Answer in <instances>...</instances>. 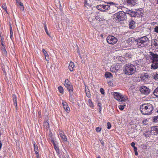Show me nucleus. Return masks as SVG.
<instances>
[{
  "label": "nucleus",
  "mask_w": 158,
  "mask_h": 158,
  "mask_svg": "<svg viewBox=\"0 0 158 158\" xmlns=\"http://www.w3.org/2000/svg\"><path fill=\"white\" fill-rule=\"evenodd\" d=\"M153 94L156 97H158V87L155 89Z\"/></svg>",
  "instance_id": "nucleus-23"
},
{
  "label": "nucleus",
  "mask_w": 158,
  "mask_h": 158,
  "mask_svg": "<svg viewBox=\"0 0 158 158\" xmlns=\"http://www.w3.org/2000/svg\"><path fill=\"white\" fill-rule=\"evenodd\" d=\"M126 12L127 14L130 15L132 17H135L136 15L135 12L132 11L131 10H127Z\"/></svg>",
  "instance_id": "nucleus-13"
},
{
  "label": "nucleus",
  "mask_w": 158,
  "mask_h": 158,
  "mask_svg": "<svg viewBox=\"0 0 158 158\" xmlns=\"http://www.w3.org/2000/svg\"><path fill=\"white\" fill-rule=\"evenodd\" d=\"M98 106H99V108H102V104L101 103L99 102L98 103Z\"/></svg>",
  "instance_id": "nucleus-46"
},
{
  "label": "nucleus",
  "mask_w": 158,
  "mask_h": 158,
  "mask_svg": "<svg viewBox=\"0 0 158 158\" xmlns=\"http://www.w3.org/2000/svg\"><path fill=\"white\" fill-rule=\"evenodd\" d=\"M10 37L12 39V37L13 36V32L12 31V29L11 27L10 29Z\"/></svg>",
  "instance_id": "nucleus-35"
},
{
  "label": "nucleus",
  "mask_w": 158,
  "mask_h": 158,
  "mask_svg": "<svg viewBox=\"0 0 158 158\" xmlns=\"http://www.w3.org/2000/svg\"><path fill=\"white\" fill-rule=\"evenodd\" d=\"M75 66L74 63L71 62L70 63L69 65V68L71 71H73L74 70V68Z\"/></svg>",
  "instance_id": "nucleus-15"
},
{
  "label": "nucleus",
  "mask_w": 158,
  "mask_h": 158,
  "mask_svg": "<svg viewBox=\"0 0 158 158\" xmlns=\"http://www.w3.org/2000/svg\"><path fill=\"white\" fill-rule=\"evenodd\" d=\"M54 147L56 152L58 153H59V149L58 147L56 145L54 146Z\"/></svg>",
  "instance_id": "nucleus-31"
},
{
  "label": "nucleus",
  "mask_w": 158,
  "mask_h": 158,
  "mask_svg": "<svg viewBox=\"0 0 158 158\" xmlns=\"http://www.w3.org/2000/svg\"><path fill=\"white\" fill-rule=\"evenodd\" d=\"M106 41L110 44H114L117 42L118 39L113 36L109 35L107 37Z\"/></svg>",
  "instance_id": "nucleus-8"
},
{
  "label": "nucleus",
  "mask_w": 158,
  "mask_h": 158,
  "mask_svg": "<svg viewBox=\"0 0 158 158\" xmlns=\"http://www.w3.org/2000/svg\"><path fill=\"white\" fill-rule=\"evenodd\" d=\"M95 13H92L89 17L88 19L90 22H91L95 18Z\"/></svg>",
  "instance_id": "nucleus-11"
},
{
  "label": "nucleus",
  "mask_w": 158,
  "mask_h": 158,
  "mask_svg": "<svg viewBox=\"0 0 158 158\" xmlns=\"http://www.w3.org/2000/svg\"><path fill=\"white\" fill-rule=\"evenodd\" d=\"M135 66L131 64H128L125 65L123 71L125 74L131 75L135 72Z\"/></svg>",
  "instance_id": "nucleus-4"
},
{
  "label": "nucleus",
  "mask_w": 158,
  "mask_h": 158,
  "mask_svg": "<svg viewBox=\"0 0 158 158\" xmlns=\"http://www.w3.org/2000/svg\"><path fill=\"white\" fill-rule=\"evenodd\" d=\"M86 93L87 97H88L89 98L90 97V94L89 93H88V92H86Z\"/></svg>",
  "instance_id": "nucleus-53"
},
{
  "label": "nucleus",
  "mask_w": 158,
  "mask_h": 158,
  "mask_svg": "<svg viewBox=\"0 0 158 158\" xmlns=\"http://www.w3.org/2000/svg\"><path fill=\"white\" fill-rule=\"evenodd\" d=\"M62 104H63V106H65V105H67V103L66 102H64V101H63Z\"/></svg>",
  "instance_id": "nucleus-48"
},
{
  "label": "nucleus",
  "mask_w": 158,
  "mask_h": 158,
  "mask_svg": "<svg viewBox=\"0 0 158 158\" xmlns=\"http://www.w3.org/2000/svg\"><path fill=\"white\" fill-rule=\"evenodd\" d=\"M81 62H82V63H84V62H85L84 60H82V61H81Z\"/></svg>",
  "instance_id": "nucleus-61"
},
{
  "label": "nucleus",
  "mask_w": 158,
  "mask_h": 158,
  "mask_svg": "<svg viewBox=\"0 0 158 158\" xmlns=\"http://www.w3.org/2000/svg\"><path fill=\"white\" fill-rule=\"evenodd\" d=\"M110 70L111 71V72H115V71L114 70V67H113V68H111L110 69Z\"/></svg>",
  "instance_id": "nucleus-51"
},
{
  "label": "nucleus",
  "mask_w": 158,
  "mask_h": 158,
  "mask_svg": "<svg viewBox=\"0 0 158 158\" xmlns=\"http://www.w3.org/2000/svg\"><path fill=\"white\" fill-rule=\"evenodd\" d=\"M52 142L54 146L56 145V143H55V142L54 140H52Z\"/></svg>",
  "instance_id": "nucleus-55"
},
{
  "label": "nucleus",
  "mask_w": 158,
  "mask_h": 158,
  "mask_svg": "<svg viewBox=\"0 0 158 158\" xmlns=\"http://www.w3.org/2000/svg\"><path fill=\"white\" fill-rule=\"evenodd\" d=\"M140 92L145 94H148L150 92V89L144 86H143L140 88Z\"/></svg>",
  "instance_id": "nucleus-9"
},
{
  "label": "nucleus",
  "mask_w": 158,
  "mask_h": 158,
  "mask_svg": "<svg viewBox=\"0 0 158 158\" xmlns=\"http://www.w3.org/2000/svg\"><path fill=\"white\" fill-rule=\"evenodd\" d=\"M150 59L152 60V69H156L158 68V55L152 52H149Z\"/></svg>",
  "instance_id": "nucleus-2"
},
{
  "label": "nucleus",
  "mask_w": 158,
  "mask_h": 158,
  "mask_svg": "<svg viewBox=\"0 0 158 158\" xmlns=\"http://www.w3.org/2000/svg\"><path fill=\"white\" fill-rule=\"evenodd\" d=\"M157 3L158 4V0H157Z\"/></svg>",
  "instance_id": "nucleus-64"
},
{
  "label": "nucleus",
  "mask_w": 158,
  "mask_h": 158,
  "mask_svg": "<svg viewBox=\"0 0 158 158\" xmlns=\"http://www.w3.org/2000/svg\"><path fill=\"white\" fill-rule=\"evenodd\" d=\"M69 80L68 79H65V81L64 82V85L66 84H69Z\"/></svg>",
  "instance_id": "nucleus-41"
},
{
  "label": "nucleus",
  "mask_w": 158,
  "mask_h": 158,
  "mask_svg": "<svg viewBox=\"0 0 158 158\" xmlns=\"http://www.w3.org/2000/svg\"><path fill=\"white\" fill-rule=\"evenodd\" d=\"M67 89H69V91H73V88L72 85H69V87H67Z\"/></svg>",
  "instance_id": "nucleus-29"
},
{
  "label": "nucleus",
  "mask_w": 158,
  "mask_h": 158,
  "mask_svg": "<svg viewBox=\"0 0 158 158\" xmlns=\"http://www.w3.org/2000/svg\"><path fill=\"white\" fill-rule=\"evenodd\" d=\"M13 102L15 103V106L16 108H17V100H16L17 99H16V96L15 95H13Z\"/></svg>",
  "instance_id": "nucleus-18"
},
{
  "label": "nucleus",
  "mask_w": 158,
  "mask_h": 158,
  "mask_svg": "<svg viewBox=\"0 0 158 158\" xmlns=\"http://www.w3.org/2000/svg\"><path fill=\"white\" fill-rule=\"evenodd\" d=\"M1 40L2 42V41H3L4 40V39L2 38L1 36Z\"/></svg>",
  "instance_id": "nucleus-60"
},
{
  "label": "nucleus",
  "mask_w": 158,
  "mask_h": 158,
  "mask_svg": "<svg viewBox=\"0 0 158 158\" xmlns=\"http://www.w3.org/2000/svg\"><path fill=\"white\" fill-rule=\"evenodd\" d=\"M114 95L115 99L119 102H125L128 99L127 97H124L123 95L118 93L114 92Z\"/></svg>",
  "instance_id": "nucleus-7"
},
{
  "label": "nucleus",
  "mask_w": 158,
  "mask_h": 158,
  "mask_svg": "<svg viewBox=\"0 0 158 158\" xmlns=\"http://www.w3.org/2000/svg\"><path fill=\"white\" fill-rule=\"evenodd\" d=\"M135 143L134 142H133L131 143V145L132 147H133L134 148V150L136 151V150H137V148L135 146Z\"/></svg>",
  "instance_id": "nucleus-32"
},
{
  "label": "nucleus",
  "mask_w": 158,
  "mask_h": 158,
  "mask_svg": "<svg viewBox=\"0 0 158 158\" xmlns=\"http://www.w3.org/2000/svg\"><path fill=\"white\" fill-rule=\"evenodd\" d=\"M58 89L59 92L60 93H62L63 92V88L61 86H59L58 87Z\"/></svg>",
  "instance_id": "nucleus-38"
},
{
  "label": "nucleus",
  "mask_w": 158,
  "mask_h": 158,
  "mask_svg": "<svg viewBox=\"0 0 158 158\" xmlns=\"http://www.w3.org/2000/svg\"><path fill=\"white\" fill-rule=\"evenodd\" d=\"M64 109L66 111H68L70 110L69 108L67 105L63 106Z\"/></svg>",
  "instance_id": "nucleus-30"
},
{
  "label": "nucleus",
  "mask_w": 158,
  "mask_h": 158,
  "mask_svg": "<svg viewBox=\"0 0 158 158\" xmlns=\"http://www.w3.org/2000/svg\"><path fill=\"white\" fill-rule=\"evenodd\" d=\"M135 152V154L136 155H138V153L137 152V150L136 151H134Z\"/></svg>",
  "instance_id": "nucleus-57"
},
{
  "label": "nucleus",
  "mask_w": 158,
  "mask_h": 158,
  "mask_svg": "<svg viewBox=\"0 0 158 158\" xmlns=\"http://www.w3.org/2000/svg\"><path fill=\"white\" fill-rule=\"evenodd\" d=\"M107 128L108 129H110L111 127V125L110 123L109 122H108L107 123Z\"/></svg>",
  "instance_id": "nucleus-40"
},
{
  "label": "nucleus",
  "mask_w": 158,
  "mask_h": 158,
  "mask_svg": "<svg viewBox=\"0 0 158 158\" xmlns=\"http://www.w3.org/2000/svg\"><path fill=\"white\" fill-rule=\"evenodd\" d=\"M126 106V105L124 104V105H119V106H118V107L119 108V109L122 110H123L124 108V107Z\"/></svg>",
  "instance_id": "nucleus-33"
},
{
  "label": "nucleus",
  "mask_w": 158,
  "mask_h": 158,
  "mask_svg": "<svg viewBox=\"0 0 158 158\" xmlns=\"http://www.w3.org/2000/svg\"><path fill=\"white\" fill-rule=\"evenodd\" d=\"M125 57L127 58H130L132 57V55L130 53H127L125 54Z\"/></svg>",
  "instance_id": "nucleus-26"
},
{
  "label": "nucleus",
  "mask_w": 158,
  "mask_h": 158,
  "mask_svg": "<svg viewBox=\"0 0 158 158\" xmlns=\"http://www.w3.org/2000/svg\"><path fill=\"white\" fill-rule=\"evenodd\" d=\"M102 129L101 127H98L96 128V131L97 132H99Z\"/></svg>",
  "instance_id": "nucleus-37"
},
{
  "label": "nucleus",
  "mask_w": 158,
  "mask_h": 158,
  "mask_svg": "<svg viewBox=\"0 0 158 158\" xmlns=\"http://www.w3.org/2000/svg\"><path fill=\"white\" fill-rule=\"evenodd\" d=\"M115 17L118 21L124 20L127 19V16L125 12L124 11H119L115 14Z\"/></svg>",
  "instance_id": "nucleus-6"
},
{
  "label": "nucleus",
  "mask_w": 158,
  "mask_h": 158,
  "mask_svg": "<svg viewBox=\"0 0 158 158\" xmlns=\"http://www.w3.org/2000/svg\"><path fill=\"white\" fill-rule=\"evenodd\" d=\"M16 4L17 5H19L20 10L22 11L24 10V6L23 4L21 2L20 0H16Z\"/></svg>",
  "instance_id": "nucleus-10"
},
{
  "label": "nucleus",
  "mask_w": 158,
  "mask_h": 158,
  "mask_svg": "<svg viewBox=\"0 0 158 158\" xmlns=\"http://www.w3.org/2000/svg\"><path fill=\"white\" fill-rule=\"evenodd\" d=\"M153 77L155 79H158V74L157 73H155L153 74Z\"/></svg>",
  "instance_id": "nucleus-34"
},
{
  "label": "nucleus",
  "mask_w": 158,
  "mask_h": 158,
  "mask_svg": "<svg viewBox=\"0 0 158 158\" xmlns=\"http://www.w3.org/2000/svg\"><path fill=\"white\" fill-rule=\"evenodd\" d=\"M61 139L63 140L64 142H66L67 141V138L64 134H61L60 135Z\"/></svg>",
  "instance_id": "nucleus-19"
},
{
  "label": "nucleus",
  "mask_w": 158,
  "mask_h": 158,
  "mask_svg": "<svg viewBox=\"0 0 158 158\" xmlns=\"http://www.w3.org/2000/svg\"><path fill=\"white\" fill-rule=\"evenodd\" d=\"M129 27L130 29H133L135 27V23L132 20H131L129 23Z\"/></svg>",
  "instance_id": "nucleus-12"
},
{
  "label": "nucleus",
  "mask_w": 158,
  "mask_h": 158,
  "mask_svg": "<svg viewBox=\"0 0 158 158\" xmlns=\"http://www.w3.org/2000/svg\"><path fill=\"white\" fill-rule=\"evenodd\" d=\"M59 133L60 135H61V134H62L64 133L62 130H60L59 131Z\"/></svg>",
  "instance_id": "nucleus-49"
},
{
  "label": "nucleus",
  "mask_w": 158,
  "mask_h": 158,
  "mask_svg": "<svg viewBox=\"0 0 158 158\" xmlns=\"http://www.w3.org/2000/svg\"><path fill=\"white\" fill-rule=\"evenodd\" d=\"M1 49L3 51V54L5 55H6L7 54V52L5 49V46H2L1 47Z\"/></svg>",
  "instance_id": "nucleus-24"
},
{
  "label": "nucleus",
  "mask_w": 158,
  "mask_h": 158,
  "mask_svg": "<svg viewBox=\"0 0 158 158\" xmlns=\"http://www.w3.org/2000/svg\"><path fill=\"white\" fill-rule=\"evenodd\" d=\"M155 31L158 33V26H156L154 28Z\"/></svg>",
  "instance_id": "nucleus-45"
},
{
  "label": "nucleus",
  "mask_w": 158,
  "mask_h": 158,
  "mask_svg": "<svg viewBox=\"0 0 158 158\" xmlns=\"http://www.w3.org/2000/svg\"><path fill=\"white\" fill-rule=\"evenodd\" d=\"M1 44H2V46H4V43L3 41H2V42Z\"/></svg>",
  "instance_id": "nucleus-58"
},
{
  "label": "nucleus",
  "mask_w": 158,
  "mask_h": 158,
  "mask_svg": "<svg viewBox=\"0 0 158 158\" xmlns=\"http://www.w3.org/2000/svg\"><path fill=\"white\" fill-rule=\"evenodd\" d=\"M152 44L154 45L156 48H158V41L156 39H154L152 40Z\"/></svg>",
  "instance_id": "nucleus-14"
},
{
  "label": "nucleus",
  "mask_w": 158,
  "mask_h": 158,
  "mask_svg": "<svg viewBox=\"0 0 158 158\" xmlns=\"http://www.w3.org/2000/svg\"><path fill=\"white\" fill-rule=\"evenodd\" d=\"M44 56L45 57V59L47 61H49V58L48 56V54L47 55H46Z\"/></svg>",
  "instance_id": "nucleus-39"
},
{
  "label": "nucleus",
  "mask_w": 158,
  "mask_h": 158,
  "mask_svg": "<svg viewBox=\"0 0 158 158\" xmlns=\"http://www.w3.org/2000/svg\"><path fill=\"white\" fill-rule=\"evenodd\" d=\"M33 145L34 147V150L35 152H38V147L37 145H36V143L35 142H33Z\"/></svg>",
  "instance_id": "nucleus-21"
},
{
  "label": "nucleus",
  "mask_w": 158,
  "mask_h": 158,
  "mask_svg": "<svg viewBox=\"0 0 158 158\" xmlns=\"http://www.w3.org/2000/svg\"><path fill=\"white\" fill-rule=\"evenodd\" d=\"M97 158H101L99 156H98V157Z\"/></svg>",
  "instance_id": "nucleus-63"
},
{
  "label": "nucleus",
  "mask_w": 158,
  "mask_h": 158,
  "mask_svg": "<svg viewBox=\"0 0 158 158\" xmlns=\"http://www.w3.org/2000/svg\"><path fill=\"white\" fill-rule=\"evenodd\" d=\"M100 142L103 146H104V142L102 140H100Z\"/></svg>",
  "instance_id": "nucleus-52"
},
{
  "label": "nucleus",
  "mask_w": 158,
  "mask_h": 158,
  "mask_svg": "<svg viewBox=\"0 0 158 158\" xmlns=\"http://www.w3.org/2000/svg\"><path fill=\"white\" fill-rule=\"evenodd\" d=\"M64 85L67 88V87H69V85H70L69 84Z\"/></svg>",
  "instance_id": "nucleus-56"
},
{
  "label": "nucleus",
  "mask_w": 158,
  "mask_h": 158,
  "mask_svg": "<svg viewBox=\"0 0 158 158\" xmlns=\"http://www.w3.org/2000/svg\"><path fill=\"white\" fill-rule=\"evenodd\" d=\"M44 29H45V31L46 33L48 35H49V34L48 33V30L47 29V27L45 25H44Z\"/></svg>",
  "instance_id": "nucleus-43"
},
{
  "label": "nucleus",
  "mask_w": 158,
  "mask_h": 158,
  "mask_svg": "<svg viewBox=\"0 0 158 158\" xmlns=\"http://www.w3.org/2000/svg\"><path fill=\"white\" fill-rule=\"evenodd\" d=\"M100 91L101 93L103 94H105V92L104 91V89H102V88H101L100 89Z\"/></svg>",
  "instance_id": "nucleus-42"
},
{
  "label": "nucleus",
  "mask_w": 158,
  "mask_h": 158,
  "mask_svg": "<svg viewBox=\"0 0 158 158\" xmlns=\"http://www.w3.org/2000/svg\"><path fill=\"white\" fill-rule=\"evenodd\" d=\"M95 19L96 20L99 21H103L104 19V17L101 15H98L97 16H96L95 17Z\"/></svg>",
  "instance_id": "nucleus-16"
},
{
  "label": "nucleus",
  "mask_w": 158,
  "mask_h": 158,
  "mask_svg": "<svg viewBox=\"0 0 158 158\" xmlns=\"http://www.w3.org/2000/svg\"><path fill=\"white\" fill-rule=\"evenodd\" d=\"M106 78H110L112 77V74L110 72H106L105 75Z\"/></svg>",
  "instance_id": "nucleus-20"
},
{
  "label": "nucleus",
  "mask_w": 158,
  "mask_h": 158,
  "mask_svg": "<svg viewBox=\"0 0 158 158\" xmlns=\"http://www.w3.org/2000/svg\"><path fill=\"white\" fill-rule=\"evenodd\" d=\"M44 125L46 129L48 128L49 127L48 123L47 121H45L44 122Z\"/></svg>",
  "instance_id": "nucleus-28"
},
{
  "label": "nucleus",
  "mask_w": 158,
  "mask_h": 158,
  "mask_svg": "<svg viewBox=\"0 0 158 158\" xmlns=\"http://www.w3.org/2000/svg\"><path fill=\"white\" fill-rule=\"evenodd\" d=\"M36 154V156L37 157V158H40L38 152H35Z\"/></svg>",
  "instance_id": "nucleus-47"
},
{
  "label": "nucleus",
  "mask_w": 158,
  "mask_h": 158,
  "mask_svg": "<svg viewBox=\"0 0 158 158\" xmlns=\"http://www.w3.org/2000/svg\"><path fill=\"white\" fill-rule=\"evenodd\" d=\"M85 6L86 7L87 6H89V5H88V4L87 3V2L86 1H85Z\"/></svg>",
  "instance_id": "nucleus-54"
},
{
  "label": "nucleus",
  "mask_w": 158,
  "mask_h": 158,
  "mask_svg": "<svg viewBox=\"0 0 158 158\" xmlns=\"http://www.w3.org/2000/svg\"><path fill=\"white\" fill-rule=\"evenodd\" d=\"M38 114H39V115L40 116V114H41V113H40V112H38Z\"/></svg>",
  "instance_id": "nucleus-62"
},
{
  "label": "nucleus",
  "mask_w": 158,
  "mask_h": 158,
  "mask_svg": "<svg viewBox=\"0 0 158 158\" xmlns=\"http://www.w3.org/2000/svg\"><path fill=\"white\" fill-rule=\"evenodd\" d=\"M42 51L44 53V56L48 54L47 52L43 48L42 49Z\"/></svg>",
  "instance_id": "nucleus-44"
},
{
  "label": "nucleus",
  "mask_w": 158,
  "mask_h": 158,
  "mask_svg": "<svg viewBox=\"0 0 158 158\" xmlns=\"http://www.w3.org/2000/svg\"><path fill=\"white\" fill-rule=\"evenodd\" d=\"M115 3L113 2H110L109 3H108V5L110 4L111 5H115Z\"/></svg>",
  "instance_id": "nucleus-50"
},
{
  "label": "nucleus",
  "mask_w": 158,
  "mask_h": 158,
  "mask_svg": "<svg viewBox=\"0 0 158 158\" xmlns=\"http://www.w3.org/2000/svg\"><path fill=\"white\" fill-rule=\"evenodd\" d=\"M129 41L132 43H135L136 44V39H135L134 38H131L129 39Z\"/></svg>",
  "instance_id": "nucleus-22"
},
{
  "label": "nucleus",
  "mask_w": 158,
  "mask_h": 158,
  "mask_svg": "<svg viewBox=\"0 0 158 158\" xmlns=\"http://www.w3.org/2000/svg\"><path fill=\"white\" fill-rule=\"evenodd\" d=\"M148 38L146 36L136 39V45L138 48L146 47L148 44Z\"/></svg>",
  "instance_id": "nucleus-3"
},
{
  "label": "nucleus",
  "mask_w": 158,
  "mask_h": 158,
  "mask_svg": "<svg viewBox=\"0 0 158 158\" xmlns=\"http://www.w3.org/2000/svg\"><path fill=\"white\" fill-rule=\"evenodd\" d=\"M153 121L155 122H158V115L154 117Z\"/></svg>",
  "instance_id": "nucleus-36"
},
{
  "label": "nucleus",
  "mask_w": 158,
  "mask_h": 158,
  "mask_svg": "<svg viewBox=\"0 0 158 158\" xmlns=\"http://www.w3.org/2000/svg\"><path fill=\"white\" fill-rule=\"evenodd\" d=\"M102 108H99V112L100 113H101V110H102Z\"/></svg>",
  "instance_id": "nucleus-59"
},
{
  "label": "nucleus",
  "mask_w": 158,
  "mask_h": 158,
  "mask_svg": "<svg viewBox=\"0 0 158 158\" xmlns=\"http://www.w3.org/2000/svg\"><path fill=\"white\" fill-rule=\"evenodd\" d=\"M97 8L101 11H107L110 9V6L108 2L103 1L100 2V4L96 6Z\"/></svg>",
  "instance_id": "nucleus-5"
},
{
  "label": "nucleus",
  "mask_w": 158,
  "mask_h": 158,
  "mask_svg": "<svg viewBox=\"0 0 158 158\" xmlns=\"http://www.w3.org/2000/svg\"><path fill=\"white\" fill-rule=\"evenodd\" d=\"M153 109V107L150 103H144L141 105L140 110L141 113L145 115H149L152 113Z\"/></svg>",
  "instance_id": "nucleus-1"
},
{
  "label": "nucleus",
  "mask_w": 158,
  "mask_h": 158,
  "mask_svg": "<svg viewBox=\"0 0 158 158\" xmlns=\"http://www.w3.org/2000/svg\"><path fill=\"white\" fill-rule=\"evenodd\" d=\"M2 8L5 10L6 12L7 13H8V12L7 11V7L6 6V4H2Z\"/></svg>",
  "instance_id": "nucleus-27"
},
{
  "label": "nucleus",
  "mask_w": 158,
  "mask_h": 158,
  "mask_svg": "<svg viewBox=\"0 0 158 158\" xmlns=\"http://www.w3.org/2000/svg\"><path fill=\"white\" fill-rule=\"evenodd\" d=\"M89 105V106L91 107H93L94 105L91 99H89L88 100Z\"/></svg>",
  "instance_id": "nucleus-25"
},
{
  "label": "nucleus",
  "mask_w": 158,
  "mask_h": 158,
  "mask_svg": "<svg viewBox=\"0 0 158 158\" xmlns=\"http://www.w3.org/2000/svg\"><path fill=\"white\" fill-rule=\"evenodd\" d=\"M151 132L152 131H155L157 134H158V126L152 127L151 128Z\"/></svg>",
  "instance_id": "nucleus-17"
}]
</instances>
